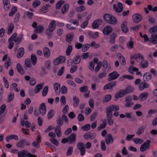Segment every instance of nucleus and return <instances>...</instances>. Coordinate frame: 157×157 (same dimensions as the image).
I'll use <instances>...</instances> for the list:
<instances>
[{"mask_svg":"<svg viewBox=\"0 0 157 157\" xmlns=\"http://www.w3.org/2000/svg\"><path fill=\"white\" fill-rule=\"evenodd\" d=\"M127 25V22L126 21H123L121 25V30L124 33H126L128 31V29Z\"/></svg>","mask_w":157,"mask_h":157,"instance_id":"obj_14","label":"nucleus"},{"mask_svg":"<svg viewBox=\"0 0 157 157\" xmlns=\"http://www.w3.org/2000/svg\"><path fill=\"white\" fill-rule=\"evenodd\" d=\"M27 152V151L25 150H23L21 151L18 152V157H24L26 156L25 153Z\"/></svg>","mask_w":157,"mask_h":157,"instance_id":"obj_51","label":"nucleus"},{"mask_svg":"<svg viewBox=\"0 0 157 157\" xmlns=\"http://www.w3.org/2000/svg\"><path fill=\"white\" fill-rule=\"evenodd\" d=\"M125 78H127L128 79H132L133 78V77L130 75H124L120 77L119 79V80L121 81H123Z\"/></svg>","mask_w":157,"mask_h":157,"instance_id":"obj_36","label":"nucleus"},{"mask_svg":"<svg viewBox=\"0 0 157 157\" xmlns=\"http://www.w3.org/2000/svg\"><path fill=\"white\" fill-rule=\"evenodd\" d=\"M147 8L150 11H152L153 12H155L157 11V6H155L153 8L152 6L150 5H147Z\"/></svg>","mask_w":157,"mask_h":157,"instance_id":"obj_54","label":"nucleus"},{"mask_svg":"<svg viewBox=\"0 0 157 157\" xmlns=\"http://www.w3.org/2000/svg\"><path fill=\"white\" fill-rule=\"evenodd\" d=\"M14 94L13 93H10V95L8 96L7 101L8 102H11L14 99Z\"/></svg>","mask_w":157,"mask_h":157,"instance_id":"obj_47","label":"nucleus"},{"mask_svg":"<svg viewBox=\"0 0 157 157\" xmlns=\"http://www.w3.org/2000/svg\"><path fill=\"white\" fill-rule=\"evenodd\" d=\"M81 60V57L79 56H77L75 57L74 61V63L75 64H78L80 63Z\"/></svg>","mask_w":157,"mask_h":157,"instance_id":"obj_57","label":"nucleus"},{"mask_svg":"<svg viewBox=\"0 0 157 157\" xmlns=\"http://www.w3.org/2000/svg\"><path fill=\"white\" fill-rule=\"evenodd\" d=\"M64 1L63 0H60L58 1L56 4V8L57 10L61 8V5L64 3Z\"/></svg>","mask_w":157,"mask_h":157,"instance_id":"obj_44","label":"nucleus"},{"mask_svg":"<svg viewBox=\"0 0 157 157\" xmlns=\"http://www.w3.org/2000/svg\"><path fill=\"white\" fill-rule=\"evenodd\" d=\"M148 21L149 23L154 25L156 23V21L155 19L152 17H149L148 20Z\"/></svg>","mask_w":157,"mask_h":157,"instance_id":"obj_53","label":"nucleus"},{"mask_svg":"<svg viewBox=\"0 0 157 157\" xmlns=\"http://www.w3.org/2000/svg\"><path fill=\"white\" fill-rule=\"evenodd\" d=\"M90 128V125L89 124H87L81 127V128L83 131H88Z\"/></svg>","mask_w":157,"mask_h":157,"instance_id":"obj_55","label":"nucleus"},{"mask_svg":"<svg viewBox=\"0 0 157 157\" xmlns=\"http://www.w3.org/2000/svg\"><path fill=\"white\" fill-rule=\"evenodd\" d=\"M31 59L33 65H35L37 60L36 56L35 54H32L31 55Z\"/></svg>","mask_w":157,"mask_h":157,"instance_id":"obj_42","label":"nucleus"},{"mask_svg":"<svg viewBox=\"0 0 157 157\" xmlns=\"http://www.w3.org/2000/svg\"><path fill=\"white\" fill-rule=\"evenodd\" d=\"M54 114V113L53 110L52 109H50L48 114V119H50L52 118Z\"/></svg>","mask_w":157,"mask_h":157,"instance_id":"obj_48","label":"nucleus"},{"mask_svg":"<svg viewBox=\"0 0 157 157\" xmlns=\"http://www.w3.org/2000/svg\"><path fill=\"white\" fill-rule=\"evenodd\" d=\"M102 65V63L101 62H99L97 63V65L94 69V72L95 73H97L99 70L100 68Z\"/></svg>","mask_w":157,"mask_h":157,"instance_id":"obj_56","label":"nucleus"},{"mask_svg":"<svg viewBox=\"0 0 157 157\" xmlns=\"http://www.w3.org/2000/svg\"><path fill=\"white\" fill-rule=\"evenodd\" d=\"M50 6L49 4L44 5L41 9L40 11L42 13H47L48 10V7Z\"/></svg>","mask_w":157,"mask_h":157,"instance_id":"obj_37","label":"nucleus"},{"mask_svg":"<svg viewBox=\"0 0 157 157\" xmlns=\"http://www.w3.org/2000/svg\"><path fill=\"white\" fill-rule=\"evenodd\" d=\"M17 8L16 7L13 6L11 9L10 12L9 13V15L10 17L13 16L17 11Z\"/></svg>","mask_w":157,"mask_h":157,"instance_id":"obj_43","label":"nucleus"},{"mask_svg":"<svg viewBox=\"0 0 157 157\" xmlns=\"http://www.w3.org/2000/svg\"><path fill=\"white\" fill-rule=\"evenodd\" d=\"M132 100V97L130 96H127L125 99V103L124 106L126 107H130L134 105V103L131 102Z\"/></svg>","mask_w":157,"mask_h":157,"instance_id":"obj_5","label":"nucleus"},{"mask_svg":"<svg viewBox=\"0 0 157 157\" xmlns=\"http://www.w3.org/2000/svg\"><path fill=\"white\" fill-rule=\"evenodd\" d=\"M90 45L88 44H84L82 46V51L83 52H86L90 48Z\"/></svg>","mask_w":157,"mask_h":157,"instance_id":"obj_45","label":"nucleus"},{"mask_svg":"<svg viewBox=\"0 0 157 157\" xmlns=\"http://www.w3.org/2000/svg\"><path fill=\"white\" fill-rule=\"evenodd\" d=\"M147 127L146 125L142 126L139 127L137 129L136 134L138 135H140L142 134L144 132L145 129Z\"/></svg>","mask_w":157,"mask_h":157,"instance_id":"obj_22","label":"nucleus"},{"mask_svg":"<svg viewBox=\"0 0 157 157\" xmlns=\"http://www.w3.org/2000/svg\"><path fill=\"white\" fill-rule=\"evenodd\" d=\"M122 90L123 91L122 93H124V94L125 95L132 92L133 91V89L132 87L129 86L127 87L124 90Z\"/></svg>","mask_w":157,"mask_h":157,"instance_id":"obj_29","label":"nucleus"},{"mask_svg":"<svg viewBox=\"0 0 157 157\" xmlns=\"http://www.w3.org/2000/svg\"><path fill=\"white\" fill-rule=\"evenodd\" d=\"M116 35L115 33H112L110 36V40L109 43L111 44H113L115 43V39L116 38Z\"/></svg>","mask_w":157,"mask_h":157,"instance_id":"obj_31","label":"nucleus"},{"mask_svg":"<svg viewBox=\"0 0 157 157\" xmlns=\"http://www.w3.org/2000/svg\"><path fill=\"white\" fill-rule=\"evenodd\" d=\"M74 35L73 34H69L66 36V40L68 42H71L73 39Z\"/></svg>","mask_w":157,"mask_h":157,"instance_id":"obj_39","label":"nucleus"},{"mask_svg":"<svg viewBox=\"0 0 157 157\" xmlns=\"http://www.w3.org/2000/svg\"><path fill=\"white\" fill-rule=\"evenodd\" d=\"M123 91L122 90H121L119 91L118 93H116L115 95V100L117 101V99L120 97H121L123 95H125L124 93H123Z\"/></svg>","mask_w":157,"mask_h":157,"instance_id":"obj_32","label":"nucleus"},{"mask_svg":"<svg viewBox=\"0 0 157 157\" xmlns=\"http://www.w3.org/2000/svg\"><path fill=\"white\" fill-rule=\"evenodd\" d=\"M56 122L57 124L58 125V126H62L63 124V121H62L61 117L60 116H59V117L56 120Z\"/></svg>","mask_w":157,"mask_h":157,"instance_id":"obj_46","label":"nucleus"},{"mask_svg":"<svg viewBox=\"0 0 157 157\" xmlns=\"http://www.w3.org/2000/svg\"><path fill=\"white\" fill-rule=\"evenodd\" d=\"M101 149L102 151H105L106 149V146L105 144V141L103 140H102L101 142Z\"/></svg>","mask_w":157,"mask_h":157,"instance_id":"obj_62","label":"nucleus"},{"mask_svg":"<svg viewBox=\"0 0 157 157\" xmlns=\"http://www.w3.org/2000/svg\"><path fill=\"white\" fill-rule=\"evenodd\" d=\"M17 68L18 71L21 74H23L25 72L23 68L20 63H17Z\"/></svg>","mask_w":157,"mask_h":157,"instance_id":"obj_34","label":"nucleus"},{"mask_svg":"<svg viewBox=\"0 0 157 157\" xmlns=\"http://www.w3.org/2000/svg\"><path fill=\"white\" fill-rule=\"evenodd\" d=\"M149 42L153 44H157V33L152 34L151 35L149 39Z\"/></svg>","mask_w":157,"mask_h":157,"instance_id":"obj_16","label":"nucleus"},{"mask_svg":"<svg viewBox=\"0 0 157 157\" xmlns=\"http://www.w3.org/2000/svg\"><path fill=\"white\" fill-rule=\"evenodd\" d=\"M106 74L107 73L105 72H103L101 73H99L98 75V78L99 79H101L106 76Z\"/></svg>","mask_w":157,"mask_h":157,"instance_id":"obj_64","label":"nucleus"},{"mask_svg":"<svg viewBox=\"0 0 157 157\" xmlns=\"http://www.w3.org/2000/svg\"><path fill=\"white\" fill-rule=\"evenodd\" d=\"M43 52L44 57L48 58L50 56V51L48 48L46 47H44L43 48Z\"/></svg>","mask_w":157,"mask_h":157,"instance_id":"obj_21","label":"nucleus"},{"mask_svg":"<svg viewBox=\"0 0 157 157\" xmlns=\"http://www.w3.org/2000/svg\"><path fill=\"white\" fill-rule=\"evenodd\" d=\"M102 23V20L99 19L95 20L92 24V27L94 29H96L101 25Z\"/></svg>","mask_w":157,"mask_h":157,"instance_id":"obj_10","label":"nucleus"},{"mask_svg":"<svg viewBox=\"0 0 157 157\" xmlns=\"http://www.w3.org/2000/svg\"><path fill=\"white\" fill-rule=\"evenodd\" d=\"M43 86V84H42L37 85L35 88L34 91L36 94L38 93L40 90H41Z\"/></svg>","mask_w":157,"mask_h":157,"instance_id":"obj_35","label":"nucleus"},{"mask_svg":"<svg viewBox=\"0 0 157 157\" xmlns=\"http://www.w3.org/2000/svg\"><path fill=\"white\" fill-rule=\"evenodd\" d=\"M25 64L26 67H28L30 68L32 66L31 64L30 60L29 58H27L25 59Z\"/></svg>","mask_w":157,"mask_h":157,"instance_id":"obj_58","label":"nucleus"},{"mask_svg":"<svg viewBox=\"0 0 157 157\" xmlns=\"http://www.w3.org/2000/svg\"><path fill=\"white\" fill-rule=\"evenodd\" d=\"M117 84V82L115 81H113L110 82L109 83L105 85L103 88L104 90H106L108 89H111L113 87H115Z\"/></svg>","mask_w":157,"mask_h":157,"instance_id":"obj_9","label":"nucleus"},{"mask_svg":"<svg viewBox=\"0 0 157 157\" xmlns=\"http://www.w3.org/2000/svg\"><path fill=\"white\" fill-rule=\"evenodd\" d=\"M40 4V2L38 0H35L33 2V6L34 8H35L38 6Z\"/></svg>","mask_w":157,"mask_h":157,"instance_id":"obj_60","label":"nucleus"},{"mask_svg":"<svg viewBox=\"0 0 157 157\" xmlns=\"http://www.w3.org/2000/svg\"><path fill=\"white\" fill-rule=\"evenodd\" d=\"M24 53V50L23 48H20L17 51V56L19 58H21Z\"/></svg>","mask_w":157,"mask_h":157,"instance_id":"obj_28","label":"nucleus"},{"mask_svg":"<svg viewBox=\"0 0 157 157\" xmlns=\"http://www.w3.org/2000/svg\"><path fill=\"white\" fill-rule=\"evenodd\" d=\"M106 125V122H103L97 128L98 131H100L101 129L105 128Z\"/></svg>","mask_w":157,"mask_h":157,"instance_id":"obj_63","label":"nucleus"},{"mask_svg":"<svg viewBox=\"0 0 157 157\" xmlns=\"http://www.w3.org/2000/svg\"><path fill=\"white\" fill-rule=\"evenodd\" d=\"M132 140H133V141H134V143L136 144H141L143 142V140L141 139L140 138H139V139L134 138V139H133Z\"/></svg>","mask_w":157,"mask_h":157,"instance_id":"obj_61","label":"nucleus"},{"mask_svg":"<svg viewBox=\"0 0 157 157\" xmlns=\"http://www.w3.org/2000/svg\"><path fill=\"white\" fill-rule=\"evenodd\" d=\"M120 76V75L118 74L116 71L110 73L108 75V76L109 77L108 79V81H111L117 78Z\"/></svg>","mask_w":157,"mask_h":157,"instance_id":"obj_3","label":"nucleus"},{"mask_svg":"<svg viewBox=\"0 0 157 157\" xmlns=\"http://www.w3.org/2000/svg\"><path fill=\"white\" fill-rule=\"evenodd\" d=\"M44 28L41 25H39L35 28L34 32L36 33H42L44 31Z\"/></svg>","mask_w":157,"mask_h":157,"instance_id":"obj_24","label":"nucleus"},{"mask_svg":"<svg viewBox=\"0 0 157 157\" xmlns=\"http://www.w3.org/2000/svg\"><path fill=\"white\" fill-rule=\"evenodd\" d=\"M133 21L135 23H138L140 22L142 19L141 15L138 13L134 14L132 16Z\"/></svg>","mask_w":157,"mask_h":157,"instance_id":"obj_7","label":"nucleus"},{"mask_svg":"<svg viewBox=\"0 0 157 157\" xmlns=\"http://www.w3.org/2000/svg\"><path fill=\"white\" fill-rule=\"evenodd\" d=\"M72 49V47L71 45H70L68 46L66 52V54L67 56H68L70 55Z\"/></svg>","mask_w":157,"mask_h":157,"instance_id":"obj_50","label":"nucleus"},{"mask_svg":"<svg viewBox=\"0 0 157 157\" xmlns=\"http://www.w3.org/2000/svg\"><path fill=\"white\" fill-rule=\"evenodd\" d=\"M151 141L150 140H147L146 142L142 144L140 147V150L141 151H144L146 150L147 149H148L150 147V143Z\"/></svg>","mask_w":157,"mask_h":157,"instance_id":"obj_4","label":"nucleus"},{"mask_svg":"<svg viewBox=\"0 0 157 157\" xmlns=\"http://www.w3.org/2000/svg\"><path fill=\"white\" fill-rule=\"evenodd\" d=\"M148 95L147 92H145L140 94L138 97V99L140 101H142L146 100Z\"/></svg>","mask_w":157,"mask_h":157,"instance_id":"obj_20","label":"nucleus"},{"mask_svg":"<svg viewBox=\"0 0 157 157\" xmlns=\"http://www.w3.org/2000/svg\"><path fill=\"white\" fill-rule=\"evenodd\" d=\"M39 111L42 115H44L46 113V107L44 103H42L40 106Z\"/></svg>","mask_w":157,"mask_h":157,"instance_id":"obj_15","label":"nucleus"},{"mask_svg":"<svg viewBox=\"0 0 157 157\" xmlns=\"http://www.w3.org/2000/svg\"><path fill=\"white\" fill-rule=\"evenodd\" d=\"M139 65L141 68H145L148 66V62L147 60L142 61L140 62Z\"/></svg>","mask_w":157,"mask_h":157,"instance_id":"obj_26","label":"nucleus"},{"mask_svg":"<svg viewBox=\"0 0 157 157\" xmlns=\"http://www.w3.org/2000/svg\"><path fill=\"white\" fill-rule=\"evenodd\" d=\"M113 29L109 25H108L105 27L102 31L103 34L105 35L110 34L112 32Z\"/></svg>","mask_w":157,"mask_h":157,"instance_id":"obj_12","label":"nucleus"},{"mask_svg":"<svg viewBox=\"0 0 157 157\" xmlns=\"http://www.w3.org/2000/svg\"><path fill=\"white\" fill-rule=\"evenodd\" d=\"M112 96L110 94H107L105 96L103 99V102H109L111 99Z\"/></svg>","mask_w":157,"mask_h":157,"instance_id":"obj_40","label":"nucleus"},{"mask_svg":"<svg viewBox=\"0 0 157 157\" xmlns=\"http://www.w3.org/2000/svg\"><path fill=\"white\" fill-rule=\"evenodd\" d=\"M69 8V5L68 4H65L62 7L61 9V13L64 14L68 10Z\"/></svg>","mask_w":157,"mask_h":157,"instance_id":"obj_30","label":"nucleus"},{"mask_svg":"<svg viewBox=\"0 0 157 157\" xmlns=\"http://www.w3.org/2000/svg\"><path fill=\"white\" fill-rule=\"evenodd\" d=\"M103 17L105 21L109 24L115 25L117 23V19L110 14L105 13Z\"/></svg>","mask_w":157,"mask_h":157,"instance_id":"obj_2","label":"nucleus"},{"mask_svg":"<svg viewBox=\"0 0 157 157\" xmlns=\"http://www.w3.org/2000/svg\"><path fill=\"white\" fill-rule=\"evenodd\" d=\"M26 142V140L23 139L17 142L16 144V146L18 147L23 148L25 147V144Z\"/></svg>","mask_w":157,"mask_h":157,"instance_id":"obj_23","label":"nucleus"},{"mask_svg":"<svg viewBox=\"0 0 157 157\" xmlns=\"http://www.w3.org/2000/svg\"><path fill=\"white\" fill-rule=\"evenodd\" d=\"M73 100L74 101L73 106L75 107H76L78 105V104L79 102V99L76 97H73Z\"/></svg>","mask_w":157,"mask_h":157,"instance_id":"obj_38","label":"nucleus"},{"mask_svg":"<svg viewBox=\"0 0 157 157\" xmlns=\"http://www.w3.org/2000/svg\"><path fill=\"white\" fill-rule=\"evenodd\" d=\"M55 132L58 137H60L62 135L60 127L56 126L55 128Z\"/></svg>","mask_w":157,"mask_h":157,"instance_id":"obj_27","label":"nucleus"},{"mask_svg":"<svg viewBox=\"0 0 157 157\" xmlns=\"http://www.w3.org/2000/svg\"><path fill=\"white\" fill-rule=\"evenodd\" d=\"M14 25L12 23H11L9 25L7 28L8 34H10L11 33L14 29Z\"/></svg>","mask_w":157,"mask_h":157,"instance_id":"obj_33","label":"nucleus"},{"mask_svg":"<svg viewBox=\"0 0 157 157\" xmlns=\"http://www.w3.org/2000/svg\"><path fill=\"white\" fill-rule=\"evenodd\" d=\"M152 75L151 74L147 72L145 73L143 75V79L144 81H148L150 79Z\"/></svg>","mask_w":157,"mask_h":157,"instance_id":"obj_25","label":"nucleus"},{"mask_svg":"<svg viewBox=\"0 0 157 157\" xmlns=\"http://www.w3.org/2000/svg\"><path fill=\"white\" fill-rule=\"evenodd\" d=\"M68 143L69 144H74L75 143L76 140V134L75 133H71L68 137Z\"/></svg>","mask_w":157,"mask_h":157,"instance_id":"obj_11","label":"nucleus"},{"mask_svg":"<svg viewBox=\"0 0 157 157\" xmlns=\"http://www.w3.org/2000/svg\"><path fill=\"white\" fill-rule=\"evenodd\" d=\"M71 23L76 25L77 26L79 25L78 20L76 19H73L69 21Z\"/></svg>","mask_w":157,"mask_h":157,"instance_id":"obj_59","label":"nucleus"},{"mask_svg":"<svg viewBox=\"0 0 157 157\" xmlns=\"http://www.w3.org/2000/svg\"><path fill=\"white\" fill-rule=\"evenodd\" d=\"M123 5L121 2L118 3L117 6L115 4L113 5V9L117 13H120L123 10Z\"/></svg>","mask_w":157,"mask_h":157,"instance_id":"obj_6","label":"nucleus"},{"mask_svg":"<svg viewBox=\"0 0 157 157\" xmlns=\"http://www.w3.org/2000/svg\"><path fill=\"white\" fill-rule=\"evenodd\" d=\"M148 32L151 34L157 32V25L150 28L148 30Z\"/></svg>","mask_w":157,"mask_h":157,"instance_id":"obj_41","label":"nucleus"},{"mask_svg":"<svg viewBox=\"0 0 157 157\" xmlns=\"http://www.w3.org/2000/svg\"><path fill=\"white\" fill-rule=\"evenodd\" d=\"M105 142L107 145L113 142V138L110 134H108L105 138Z\"/></svg>","mask_w":157,"mask_h":157,"instance_id":"obj_13","label":"nucleus"},{"mask_svg":"<svg viewBox=\"0 0 157 157\" xmlns=\"http://www.w3.org/2000/svg\"><path fill=\"white\" fill-rule=\"evenodd\" d=\"M48 91V86H45L43 90L42 95L43 97L45 96L47 94Z\"/></svg>","mask_w":157,"mask_h":157,"instance_id":"obj_52","label":"nucleus"},{"mask_svg":"<svg viewBox=\"0 0 157 157\" xmlns=\"http://www.w3.org/2000/svg\"><path fill=\"white\" fill-rule=\"evenodd\" d=\"M119 109V107L117 105H110L106 109L107 120L109 124L111 125L113 124V121L112 119L113 117L112 112L116 111Z\"/></svg>","mask_w":157,"mask_h":157,"instance_id":"obj_1","label":"nucleus"},{"mask_svg":"<svg viewBox=\"0 0 157 157\" xmlns=\"http://www.w3.org/2000/svg\"><path fill=\"white\" fill-rule=\"evenodd\" d=\"M133 42L132 41V38H131L130 41L126 44L127 47L128 49H132L133 47Z\"/></svg>","mask_w":157,"mask_h":157,"instance_id":"obj_49","label":"nucleus"},{"mask_svg":"<svg viewBox=\"0 0 157 157\" xmlns=\"http://www.w3.org/2000/svg\"><path fill=\"white\" fill-rule=\"evenodd\" d=\"M88 87L85 86L80 87L79 88L80 91L82 93H85L84 94V96L86 97H88L89 96V94L90 91L88 90Z\"/></svg>","mask_w":157,"mask_h":157,"instance_id":"obj_8","label":"nucleus"},{"mask_svg":"<svg viewBox=\"0 0 157 157\" xmlns=\"http://www.w3.org/2000/svg\"><path fill=\"white\" fill-rule=\"evenodd\" d=\"M55 22L54 20H52L50 22L48 26L49 31L50 32H53L56 28Z\"/></svg>","mask_w":157,"mask_h":157,"instance_id":"obj_17","label":"nucleus"},{"mask_svg":"<svg viewBox=\"0 0 157 157\" xmlns=\"http://www.w3.org/2000/svg\"><path fill=\"white\" fill-rule=\"evenodd\" d=\"M145 82L144 81L140 84L139 88L140 90H142L144 89L148 88L149 87V84L146 82Z\"/></svg>","mask_w":157,"mask_h":157,"instance_id":"obj_19","label":"nucleus"},{"mask_svg":"<svg viewBox=\"0 0 157 157\" xmlns=\"http://www.w3.org/2000/svg\"><path fill=\"white\" fill-rule=\"evenodd\" d=\"M41 142V139L39 136H37L35 140H34L32 143V145L36 148L39 147V144Z\"/></svg>","mask_w":157,"mask_h":157,"instance_id":"obj_18","label":"nucleus"}]
</instances>
